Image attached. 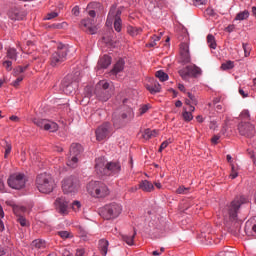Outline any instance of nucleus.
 I'll list each match as a JSON object with an SVG mask.
<instances>
[{
  "label": "nucleus",
  "mask_w": 256,
  "mask_h": 256,
  "mask_svg": "<svg viewBox=\"0 0 256 256\" xmlns=\"http://www.w3.org/2000/svg\"><path fill=\"white\" fill-rule=\"evenodd\" d=\"M95 171L98 177H119L121 162H109L105 157H99L95 160Z\"/></svg>",
  "instance_id": "obj_1"
},
{
  "label": "nucleus",
  "mask_w": 256,
  "mask_h": 256,
  "mask_svg": "<svg viewBox=\"0 0 256 256\" xmlns=\"http://www.w3.org/2000/svg\"><path fill=\"white\" fill-rule=\"evenodd\" d=\"M87 193L94 199H105L111 195V190L104 182L92 180L87 184Z\"/></svg>",
  "instance_id": "obj_2"
},
{
  "label": "nucleus",
  "mask_w": 256,
  "mask_h": 256,
  "mask_svg": "<svg viewBox=\"0 0 256 256\" xmlns=\"http://www.w3.org/2000/svg\"><path fill=\"white\" fill-rule=\"evenodd\" d=\"M36 187L40 193H53L55 189V179L49 173H42L36 177Z\"/></svg>",
  "instance_id": "obj_3"
},
{
  "label": "nucleus",
  "mask_w": 256,
  "mask_h": 256,
  "mask_svg": "<svg viewBox=\"0 0 256 256\" xmlns=\"http://www.w3.org/2000/svg\"><path fill=\"white\" fill-rule=\"evenodd\" d=\"M123 212V206L119 203H109L100 209V215L106 221H111V219H117L119 215Z\"/></svg>",
  "instance_id": "obj_4"
},
{
  "label": "nucleus",
  "mask_w": 256,
  "mask_h": 256,
  "mask_svg": "<svg viewBox=\"0 0 256 256\" xmlns=\"http://www.w3.org/2000/svg\"><path fill=\"white\" fill-rule=\"evenodd\" d=\"M67 53H69V46L59 44L57 50L50 57L51 67H59L61 63L67 61Z\"/></svg>",
  "instance_id": "obj_5"
},
{
  "label": "nucleus",
  "mask_w": 256,
  "mask_h": 256,
  "mask_svg": "<svg viewBox=\"0 0 256 256\" xmlns=\"http://www.w3.org/2000/svg\"><path fill=\"white\" fill-rule=\"evenodd\" d=\"M249 203V198L247 196H237L229 206H227V211L230 221H237V212L241 208V205Z\"/></svg>",
  "instance_id": "obj_6"
},
{
  "label": "nucleus",
  "mask_w": 256,
  "mask_h": 256,
  "mask_svg": "<svg viewBox=\"0 0 256 256\" xmlns=\"http://www.w3.org/2000/svg\"><path fill=\"white\" fill-rule=\"evenodd\" d=\"M81 184L77 178L70 176L62 180V191L64 195H77Z\"/></svg>",
  "instance_id": "obj_7"
},
{
  "label": "nucleus",
  "mask_w": 256,
  "mask_h": 256,
  "mask_svg": "<svg viewBox=\"0 0 256 256\" xmlns=\"http://www.w3.org/2000/svg\"><path fill=\"white\" fill-rule=\"evenodd\" d=\"M109 82L107 80H100L94 90V95L98 101H102V103H105L111 99V93H109Z\"/></svg>",
  "instance_id": "obj_8"
},
{
  "label": "nucleus",
  "mask_w": 256,
  "mask_h": 256,
  "mask_svg": "<svg viewBox=\"0 0 256 256\" xmlns=\"http://www.w3.org/2000/svg\"><path fill=\"white\" fill-rule=\"evenodd\" d=\"M81 153H83V146L78 143H73L70 147V156L67 160L68 167L76 169L79 165V157L81 156Z\"/></svg>",
  "instance_id": "obj_9"
},
{
  "label": "nucleus",
  "mask_w": 256,
  "mask_h": 256,
  "mask_svg": "<svg viewBox=\"0 0 256 256\" xmlns=\"http://www.w3.org/2000/svg\"><path fill=\"white\" fill-rule=\"evenodd\" d=\"M7 183L11 189L19 190L25 187L27 179L25 178V174L23 173H13L9 176Z\"/></svg>",
  "instance_id": "obj_10"
},
{
  "label": "nucleus",
  "mask_w": 256,
  "mask_h": 256,
  "mask_svg": "<svg viewBox=\"0 0 256 256\" xmlns=\"http://www.w3.org/2000/svg\"><path fill=\"white\" fill-rule=\"evenodd\" d=\"M34 125H37L40 129H44V131H50V133L59 131V125L47 119H34Z\"/></svg>",
  "instance_id": "obj_11"
},
{
  "label": "nucleus",
  "mask_w": 256,
  "mask_h": 256,
  "mask_svg": "<svg viewBox=\"0 0 256 256\" xmlns=\"http://www.w3.org/2000/svg\"><path fill=\"white\" fill-rule=\"evenodd\" d=\"M135 117V113L133 112V109L128 108L125 112H122L121 115H118L117 112H115L112 115V121L115 126L119 125L122 121H131Z\"/></svg>",
  "instance_id": "obj_12"
},
{
  "label": "nucleus",
  "mask_w": 256,
  "mask_h": 256,
  "mask_svg": "<svg viewBox=\"0 0 256 256\" xmlns=\"http://www.w3.org/2000/svg\"><path fill=\"white\" fill-rule=\"evenodd\" d=\"M179 75L182 79H187V77H197V75H201V68L196 65H188L179 70Z\"/></svg>",
  "instance_id": "obj_13"
},
{
  "label": "nucleus",
  "mask_w": 256,
  "mask_h": 256,
  "mask_svg": "<svg viewBox=\"0 0 256 256\" xmlns=\"http://www.w3.org/2000/svg\"><path fill=\"white\" fill-rule=\"evenodd\" d=\"M97 141H104L109 135H111V123L105 122L96 129Z\"/></svg>",
  "instance_id": "obj_14"
},
{
  "label": "nucleus",
  "mask_w": 256,
  "mask_h": 256,
  "mask_svg": "<svg viewBox=\"0 0 256 256\" xmlns=\"http://www.w3.org/2000/svg\"><path fill=\"white\" fill-rule=\"evenodd\" d=\"M54 205L60 215H69V201L64 196L57 198Z\"/></svg>",
  "instance_id": "obj_15"
},
{
  "label": "nucleus",
  "mask_w": 256,
  "mask_h": 256,
  "mask_svg": "<svg viewBox=\"0 0 256 256\" xmlns=\"http://www.w3.org/2000/svg\"><path fill=\"white\" fill-rule=\"evenodd\" d=\"M238 131L244 137H253L255 135V126L249 122H241L238 125Z\"/></svg>",
  "instance_id": "obj_16"
},
{
  "label": "nucleus",
  "mask_w": 256,
  "mask_h": 256,
  "mask_svg": "<svg viewBox=\"0 0 256 256\" xmlns=\"http://www.w3.org/2000/svg\"><path fill=\"white\" fill-rule=\"evenodd\" d=\"M75 82L72 81L71 76H66L61 82V89L65 95H71L75 91Z\"/></svg>",
  "instance_id": "obj_17"
},
{
  "label": "nucleus",
  "mask_w": 256,
  "mask_h": 256,
  "mask_svg": "<svg viewBox=\"0 0 256 256\" xmlns=\"http://www.w3.org/2000/svg\"><path fill=\"white\" fill-rule=\"evenodd\" d=\"M95 20L92 18H86L81 20L80 27L90 33V35H95L97 33V26H94Z\"/></svg>",
  "instance_id": "obj_18"
},
{
  "label": "nucleus",
  "mask_w": 256,
  "mask_h": 256,
  "mask_svg": "<svg viewBox=\"0 0 256 256\" xmlns=\"http://www.w3.org/2000/svg\"><path fill=\"white\" fill-rule=\"evenodd\" d=\"M180 61L184 65L191 63V54L189 53V44L183 42L180 44Z\"/></svg>",
  "instance_id": "obj_19"
},
{
  "label": "nucleus",
  "mask_w": 256,
  "mask_h": 256,
  "mask_svg": "<svg viewBox=\"0 0 256 256\" xmlns=\"http://www.w3.org/2000/svg\"><path fill=\"white\" fill-rule=\"evenodd\" d=\"M8 17L12 21H21L25 17V14H23L18 8H12L8 12Z\"/></svg>",
  "instance_id": "obj_20"
},
{
  "label": "nucleus",
  "mask_w": 256,
  "mask_h": 256,
  "mask_svg": "<svg viewBox=\"0 0 256 256\" xmlns=\"http://www.w3.org/2000/svg\"><path fill=\"white\" fill-rule=\"evenodd\" d=\"M139 189H141L145 193H151L152 191L155 190V186L153 185V183L149 182L148 180H142L139 183Z\"/></svg>",
  "instance_id": "obj_21"
},
{
  "label": "nucleus",
  "mask_w": 256,
  "mask_h": 256,
  "mask_svg": "<svg viewBox=\"0 0 256 256\" xmlns=\"http://www.w3.org/2000/svg\"><path fill=\"white\" fill-rule=\"evenodd\" d=\"M111 56L109 55H104L102 56L99 61H98V69H107L109 65H111Z\"/></svg>",
  "instance_id": "obj_22"
},
{
  "label": "nucleus",
  "mask_w": 256,
  "mask_h": 256,
  "mask_svg": "<svg viewBox=\"0 0 256 256\" xmlns=\"http://www.w3.org/2000/svg\"><path fill=\"white\" fill-rule=\"evenodd\" d=\"M125 69V60L123 58H120L114 65L111 73L112 75H117L118 73H121Z\"/></svg>",
  "instance_id": "obj_23"
},
{
  "label": "nucleus",
  "mask_w": 256,
  "mask_h": 256,
  "mask_svg": "<svg viewBox=\"0 0 256 256\" xmlns=\"http://www.w3.org/2000/svg\"><path fill=\"white\" fill-rule=\"evenodd\" d=\"M158 135H159L158 130H151V129L147 128L144 130L142 137L146 141H149V139H153V137H157Z\"/></svg>",
  "instance_id": "obj_24"
},
{
  "label": "nucleus",
  "mask_w": 256,
  "mask_h": 256,
  "mask_svg": "<svg viewBox=\"0 0 256 256\" xmlns=\"http://www.w3.org/2000/svg\"><path fill=\"white\" fill-rule=\"evenodd\" d=\"M146 89L152 94L161 93V84L159 82L154 81L152 85H147Z\"/></svg>",
  "instance_id": "obj_25"
},
{
  "label": "nucleus",
  "mask_w": 256,
  "mask_h": 256,
  "mask_svg": "<svg viewBox=\"0 0 256 256\" xmlns=\"http://www.w3.org/2000/svg\"><path fill=\"white\" fill-rule=\"evenodd\" d=\"M108 249H109V241L105 239H101L99 241V250L101 251L103 256H107Z\"/></svg>",
  "instance_id": "obj_26"
},
{
  "label": "nucleus",
  "mask_w": 256,
  "mask_h": 256,
  "mask_svg": "<svg viewBox=\"0 0 256 256\" xmlns=\"http://www.w3.org/2000/svg\"><path fill=\"white\" fill-rule=\"evenodd\" d=\"M32 247L34 249L43 250V249H45V247H47V243L42 239H37L32 242Z\"/></svg>",
  "instance_id": "obj_27"
},
{
  "label": "nucleus",
  "mask_w": 256,
  "mask_h": 256,
  "mask_svg": "<svg viewBox=\"0 0 256 256\" xmlns=\"http://www.w3.org/2000/svg\"><path fill=\"white\" fill-rule=\"evenodd\" d=\"M18 55H19V53L17 52V49L8 48L7 53H6L7 59H11V61H16Z\"/></svg>",
  "instance_id": "obj_28"
},
{
  "label": "nucleus",
  "mask_w": 256,
  "mask_h": 256,
  "mask_svg": "<svg viewBox=\"0 0 256 256\" xmlns=\"http://www.w3.org/2000/svg\"><path fill=\"white\" fill-rule=\"evenodd\" d=\"M249 10H244L242 12H239L236 17H235V21H245L247 19H249Z\"/></svg>",
  "instance_id": "obj_29"
},
{
  "label": "nucleus",
  "mask_w": 256,
  "mask_h": 256,
  "mask_svg": "<svg viewBox=\"0 0 256 256\" xmlns=\"http://www.w3.org/2000/svg\"><path fill=\"white\" fill-rule=\"evenodd\" d=\"M142 31H143V29H141V28H137V27H133V26L127 27V33H129L131 35V37H137V35H139Z\"/></svg>",
  "instance_id": "obj_30"
},
{
  "label": "nucleus",
  "mask_w": 256,
  "mask_h": 256,
  "mask_svg": "<svg viewBox=\"0 0 256 256\" xmlns=\"http://www.w3.org/2000/svg\"><path fill=\"white\" fill-rule=\"evenodd\" d=\"M135 235H137L136 231L132 235H123L122 239L127 245L131 246L134 243Z\"/></svg>",
  "instance_id": "obj_31"
},
{
  "label": "nucleus",
  "mask_w": 256,
  "mask_h": 256,
  "mask_svg": "<svg viewBox=\"0 0 256 256\" xmlns=\"http://www.w3.org/2000/svg\"><path fill=\"white\" fill-rule=\"evenodd\" d=\"M155 76L157 77V79H159V81H162V82L169 81V75L165 73L163 70H158Z\"/></svg>",
  "instance_id": "obj_32"
},
{
  "label": "nucleus",
  "mask_w": 256,
  "mask_h": 256,
  "mask_svg": "<svg viewBox=\"0 0 256 256\" xmlns=\"http://www.w3.org/2000/svg\"><path fill=\"white\" fill-rule=\"evenodd\" d=\"M207 44L210 49H217V42L215 41V36L209 34L207 36Z\"/></svg>",
  "instance_id": "obj_33"
},
{
  "label": "nucleus",
  "mask_w": 256,
  "mask_h": 256,
  "mask_svg": "<svg viewBox=\"0 0 256 256\" xmlns=\"http://www.w3.org/2000/svg\"><path fill=\"white\" fill-rule=\"evenodd\" d=\"M122 27H123V22L121 20V17L115 18V21H114V29H115V31H117V33H121Z\"/></svg>",
  "instance_id": "obj_34"
},
{
  "label": "nucleus",
  "mask_w": 256,
  "mask_h": 256,
  "mask_svg": "<svg viewBox=\"0 0 256 256\" xmlns=\"http://www.w3.org/2000/svg\"><path fill=\"white\" fill-rule=\"evenodd\" d=\"M233 67H235V63L231 60H229L221 65V69L223 71H229V69H233Z\"/></svg>",
  "instance_id": "obj_35"
},
{
  "label": "nucleus",
  "mask_w": 256,
  "mask_h": 256,
  "mask_svg": "<svg viewBox=\"0 0 256 256\" xmlns=\"http://www.w3.org/2000/svg\"><path fill=\"white\" fill-rule=\"evenodd\" d=\"M182 117L184 119V121H193V113L187 111L186 109H184L183 113H182Z\"/></svg>",
  "instance_id": "obj_36"
},
{
  "label": "nucleus",
  "mask_w": 256,
  "mask_h": 256,
  "mask_svg": "<svg viewBox=\"0 0 256 256\" xmlns=\"http://www.w3.org/2000/svg\"><path fill=\"white\" fill-rule=\"evenodd\" d=\"M171 143H173V140L171 138L162 142L159 148V153H162L164 149H167V147H169Z\"/></svg>",
  "instance_id": "obj_37"
},
{
  "label": "nucleus",
  "mask_w": 256,
  "mask_h": 256,
  "mask_svg": "<svg viewBox=\"0 0 256 256\" xmlns=\"http://www.w3.org/2000/svg\"><path fill=\"white\" fill-rule=\"evenodd\" d=\"M237 177H239V172L237 171V167H235V164H231L230 178L237 179Z\"/></svg>",
  "instance_id": "obj_38"
},
{
  "label": "nucleus",
  "mask_w": 256,
  "mask_h": 256,
  "mask_svg": "<svg viewBox=\"0 0 256 256\" xmlns=\"http://www.w3.org/2000/svg\"><path fill=\"white\" fill-rule=\"evenodd\" d=\"M115 11H117V6L113 5L108 13V19L106 23H109V19H113V17H115Z\"/></svg>",
  "instance_id": "obj_39"
},
{
  "label": "nucleus",
  "mask_w": 256,
  "mask_h": 256,
  "mask_svg": "<svg viewBox=\"0 0 256 256\" xmlns=\"http://www.w3.org/2000/svg\"><path fill=\"white\" fill-rule=\"evenodd\" d=\"M27 67H29V65L16 67L14 69L15 75H19V73H25V71H27Z\"/></svg>",
  "instance_id": "obj_40"
},
{
  "label": "nucleus",
  "mask_w": 256,
  "mask_h": 256,
  "mask_svg": "<svg viewBox=\"0 0 256 256\" xmlns=\"http://www.w3.org/2000/svg\"><path fill=\"white\" fill-rule=\"evenodd\" d=\"M242 47L244 50V56L249 57V55H251V47H249V44L243 43Z\"/></svg>",
  "instance_id": "obj_41"
},
{
  "label": "nucleus",
  "mask_w": 256,
  "mask_h": 256,
  "mask_svg": "<svg viewBox=\"0 0 256 256\" xmlns=\"http://www.w3.org/2000/svg\"><path fill=\"white\" fill-rule=\"evenodd\" d=\"M240 118L244 120L251 119V114L249 113V110H243L240 114Z\"/></svg>",
  "instance_id": "obj_42"
},
{
  "label": "nucleus",
  "mask_w": 256,
  "mask_h": 256,
  "mask_svg": "<svg viewBox=\"0 0 256 256\" xmlns=\"http://www.w3.org/2000/svg\"><path fill=\"white\" fill-rule=\"evenodd\" d=\"M187 191H189V188L185 187V186H180L177 190L176 193H178V195H185L187 194Z\"/></svg>",
  "instance_id": "obj_43"
},
{
  "label": "nucleus",
  "mask_w": 256,
  "mask_h": 256,
  "mask_svg": "<svg viewBox=\"0 0 256 256\" xmlns=\"http://www.w3.org/2000/svg\"><path fill=\"white\" fill-rule=\"evenodd\" d=\"M188 95V99L191 101L192 105H197L198 101L197 98L195 97V95H193V93L191 92H187Z\"/></svg>",
  "instance_id": "obj_44"
},
{
  "label": "nucleus",
  "mask_w": 256,
  "mask_h": 256,
  "mask_svg": "<svg viewBox=\"0 0 256 256\" xmlns=\"http://www.w3.org/2000/svg\"><path fill=\"white\" fill-rule=\"evenodd\" d=\"M3 66L6 68L7 71H11L13 69V62L5 60L3 62Z\"/></svg>",
  "instance_id": "obj_45"
},
{
  "label": "nucleus",
  "mask_w": 256,
  "mask_h": 256,
  "mask_svg": "<svg viewBox=\"0 0 256 256\" xmlns=\"http://www.w3.org/2000/svg\"><path fill=\"white\" fill-rule=\"evenodd\" d=\"M72 209H73V211H75V212L79 211V209H81V202L75 200V201L72 203Z\"/></svg>",
  "instance_id": "obj_46"
},
{
  "label": "nucleus",
  "mask_w": 256,
  "mask_h": 256,
  "mask_svg": "<svg viewBox=\"0 0 256 256\" xmlns=\"http://www.w3.org/2000/svg\"><path fill=\"white\" fill-rule=\"evenodd\" d=\"M58 15L59 14L57 12H51V13H48L44 19L45 21H51V19H55V17H58Z\"/></svg>",
  "instance_id": "obj_47"
},
{
  "label": "nucleus",
  "mask_w": 256,
  "mask_h": 256,
  "mask_svg": "<svg viewBox=\"0 0 256 256\" xmlns=\"http://www.w3.org/2000/svg\"><path fill=\"white\" fill-rule=\"evenodd\" d=\"M58 235L62 238V239H69L70 237V233L69 231H59Z\"/></svg>",
  "instance_id": "obj_48"
},
{
  "label": "nucleus",
  "mask_w": 256,
  "mask_h": 256,
  "mask_svg": "<svg viewBox=\"0 0 256 256\" xmlns=\"http://www.w3.org/2000/svg\"><path fill=\"white\" fill-rule=\"evenodd\" d=\"M18 223L21 225V227H27V219H25L23 216L18 218Z\"/></svg>",
  "instance_id": "obj_49"
},
{
  "label": "nucleus",
  "mask_w": 256,
  "mask_h": 256,
  "mask_svg": "<svg viewBox=\"0 0 256 256\" xmlns=\"http://www.w3.org/2000/svg\"><path fill=\"white\" fill-rule=\"evenodd\" d=\"M205 3H207V0H193V5H195V7L205 5Z\"/></svg>",
  "instance_id": "obj_50"
},
{
  "label": "nucleus",
  "mask_w": 256,
  "mask_h": 256,
  "mask_svg": "<svg viewBox=\"0 0 256 256\" xmlns=\"http://www.w3.org/2000/svg\"><path fill=\"white\" fill-rule=\"evenodd\" d=\"M140 115H145L146 112L149 111V105H143L140 109Z\"/></svg>",
  "instance_id": "obj_51"
},
{
  "label": "nucleus",
  "mask_w": 256,
  "mask_h": 256,
  "mask_svg": "<svg viewBox=\"0 0 256 256\" xmlns=\"http://www.w3.org/2000/svg\"><path fill=\"white\" fill-rule=\"evenodd\" d=\"M6 143V149H5V158H7V155H9V153H11V144H9V142H5Z\"/></svg>",
  "instance_id": "obj_52"
},
{
  "label": "nucleus",
  "mask_w": 256,
  "mask_h": 256,
  "mask_svg": "<svg viewBox=\"0 0 256 256\" xmlns=\"http://www.w3.org/2000/svg\"><path fill=\"white\" fill-rule=\"evenodd\" d=\"M23 81V76H19L14 82H12L13 87H19V83Z\"/></svg>",
  "instance_id": "obj_53"
},
{
  "label": "nucleus",
  "mask_w": 256,
  "mask_h": 256,
  "mask_svg": "<svg viewBox=\"0 0 256 256\" xmlns=\"http://www.w3.org/2000/svg\"><path fill=\"white\" fill-rule=\"evenodd\" d=\"M206 15H209V17H215V10H213V8H207Z\"/></svg>",
  "instance_id": "obj_54"
},
{
  "label": "nucleus",
  "mask_w": 256,
  "mask_h": 256,
  "mask_svg": "<svg viewBox=\"0 0 256 256\" xmlns=\"http://www.w3.org/2000/svg\"><path fill=\"white\" fill-rule=\"evenodd\" d=\"M84 255H85V249H83V248H78V249L76 250L75 256H84Z\"/></svg>",
  "instance_id": "obj_55"
},
{
  "label": "nucleus",
  "mask_w": 256,
  "mask_h": 256,
  "mask_svg": "<svg viewBox=\"0 0 256 256\" xmlns=\"http://www.w3.org/2000/svg\"><path fill=\"white\" fill-rule=\"evenodd\" d=\"M218 125L216 121H211L209 124V129H211L212 131H215V129H217Z\"/></svg>",
  "instance_id": "obj_56"
},
{
  "label": "nucleus",
  "mask_w": 256,
  "mask_h": 256,
  "mask_svg": "<svg viewBox=\"0 0 256 256\" xmlns=\"http://www.w3.org/2000/svg\"><path fill=\"white\" fill-rule=\"evenodd\" d=\"M219 139H221V136L214 135L211 139V142L214 143V145H217V143H219Z\"/></svg>",
  "instance_id": "obj_57"
},
{
  "label": "nucleus",
  "mask_w": 256,
  "mask_h": 256,
  "mask_svg": "<svg viewBox=\"0 0 256 256\" xmlns=\"http://www.w3.org/2000/svg\"><path fill=\"white\" fill-rule=\"evenodd\" d=\"M79 13H80L79 6H75L72 9V14L75 15V17H79Z\"/></svg>",
  "instance_id": "obj_58"
},
{
  "label": "nucleus",
  "mask_w": 256,
  "mask_h": 256,
  "mask_svg": "<svg viewBox=\"0 0 256 256\" xmlns=\"http://www.w3.org/2000/svg\"><path fill=\"white\" fill-rule=\"evenodd\" d=\"M218 256H236L233 252H220Z\"/></svg>",
  "instance_id": "obj_59"
},
{
  "label": "nucleus",
  "mask_w": 256,
  "mask_h": 256,
  "mask_svg": "<svg viewBox=\"0 0 256 256\" xmlns=\"http://www.w3.org/2000/svg\"><path fill=\"white\" fill-rule=\"evenodd\" d=\"M0 193H5V183L0 179Z\"/></svg>",
  "instance_id": "obj_60"
},
{
  "label": "nucleus",
  "mask_w": 256,
  "mask_h": 256,
  "mask_svg": "<svg viewBox=\"0 0 256 256\" xmlns=\"http://www.w3.org/2000/svg\"><path fill=\"white\" fill-rule=\"evenodd\" d=\"M163 36V34L161 33L160 36L154 35L152 36V40L157 43V41H161V37Z\"/></svg>",
  "instance_id": "obj_61"
},
{
  "label": "nucleus",
  "mask_w": 256,
  "mask_h": 256,
  "mask_svg": "<svg viewBox=\"0 0 256 256\" xmlns=\"http://www.w3.org/2000/svg\"><path fill=\"white\" fill-rule=\"evenodd\" d=\"M89 17H92V19H95V17H97V13L95 12V10H90L88 12Z\"/></svg>",
  "instance_id": "obj_62"
},
{
  "label": "nucleus",
  "mask_w": 256,
  "mask_h": 256,
  "mask_svg": "<svg viewBox=\"0 0 256 256\" xmlns=\"http://www.w3.org/2000/svg\"><path fill=\"white\" fill-rule=\"evenodd\" d=\"M196 120H197L198 123H203V121H205V119H204L203 116H201V115H198V116L196 117Z\"/></svg>",
  "instance_id": "obj_63"
},
{
  "label": "nucleus",
  "mask_w": 256,
  "mask_h": 256,
  "mask_svg": "<svg viewBox=\"0 0 256 256\" xmlns=\"http://www.w3.org/2000/svg\"><path fill=\"white\" fill-rule=\"evenodd\" d=\"M63 256H73V253H70L69 250H64Z\"/></svg>",
  "instance_id": "obj_64"
}]
</instances>
